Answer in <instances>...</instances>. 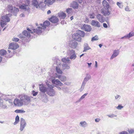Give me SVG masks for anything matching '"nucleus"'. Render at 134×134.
Masks as SVG:
<instances>
[{
	"instance_id": "nucleus-1",
	"label": "nucleus",
	"mask_w": 134,
	"mask_h": 134,
	"mask_svg": "<svg viewBox=\"0 0 134 134\" xmlns=\"http://www.w3.org/2000/svg\"><path fill=\"white\" fill-rule=\"evenodd\" d=\"M19 99L16 98L14 100V104L15 106L21 107L23 104L28 105L30 102L31 97L25 94H21L18 96Z\"/></svg>"
},
{
	"instance_id": "nucleus-2",
	"label": "nucleus",
	"mask_w": 134,
	"mask_h": 134,
	"mask_svg": "<svg viewBox=\"0 0 134 134\" xmlns=\"http://www.w3.org/2000/svg\"><path fill=\"white\" fill-rule=\"evenodd\" d=\"M50 25V23L47 20H46L44 22L43 24H40V26L37 27V28L34 29L33 31L35 32H36V33L38 34H41L42 32V29H44L46 28V27Z\"/></svg>"
},
{
	"instance_id": "nucleus-3",
	"label": "nucleus",
	"mask_w": 134,
	"mask_h": 134,
	"mask_svg": "<svg viewBox=\"0 0 134 134\" xmlns=\"http://www.w3.org/2000/svg\"><path fill=\"white\" fill-rule=\"evenodd\" d=\"M34 29H32V30H30L29 28L27 29V30H25L23 31L22 33L24 36L22 34H20L19 36V37L20 38L24 39L26 37L29 38L31 36L30 34H32L33 32L36 33L33 31V30Z\"/></svg>"
},
{
	"instance_id": "nucleus-4",
	"label": "nucleus",
	"mask_w": 134,
	"mask_h": 134,
	"mask_svg": "<svg viewBox=\"0 0 134 134\" xmlns=\"http://www.w3.org/2000/svg\"><path fill=\"white\" fill-rule=\"evenodd\" d=\"M11 16L10 14L3 16L2 17L0 21V24L2 27H4L7 24L6 23L10 21V19L9 17Z\"/></svg>"
},
{
	"instance_id": "nucleus-5",
	"label": "nucleus",
	"mask_w": 134,
	"mask_h": 134,
	"mask_svg": "<svg viewBox=\"0 0 134 134\" xmlns=\"http://www.w3.org/2000/svg\"><path fill=\"white\" fill-rule=\"evenodd\" d=\"M18 47V45L15 42L11 43L10 44L8 49H11L12 50H10L8 49V52L9 53H10V54L11 55V56L9 57H11V56H12L13 54L14 53V52L13 53L12 52V51H13V50L16 49Z\"/></svg>"
},
{
	"instance_id": "nucleus-6",
	"label": "nucleus",
	"mask_w": 134,
	"mask_h": 134,
	"mask_svg": "<svg viewBox=\"0 0 134 134\" xmlns=\"http://www.w3.org/2000/svg\"><path fill=\"white\" fill-rule=\"evenodd\" d=\"M48 87L46 91L47 93L50 96H53L55 94V92L54 90L53 89V87L51 85L47 83V84Z\"/></svg>"
},
{
	"instance_id": "nucleus-7",
	"label": "nucleus",
	"mask_w": 134,
	"mask_h": 134,
	"mask_svg": "<svg viewBox=\"0 0 134 134\" xmlns=\"http://www.w3.org/2000/svg\"><path fill=\"white\" fill-rule=\"evenodd\" d=\"M91 78V76L88 74L86 75V76L84 79L83 81L80 88V92L82 91L84 89L85 85L87 82Z\"/></svg>"
},
{
	"instance_id": "nucleus-8",
	"label": "nucleus",
	"mask_w": 134,
	"mask_h": 134,
	"mask_svg": "<svg viewBox=\"0 0 134 134\" xmlns=\"http://www.w3.org/2000/svg\"><path fill=\"white\" fill-rule=\"evenodd\" d=\"M67 54L69 56V58L71 60H74L76 58V55L74 50L72 49L69 50L68 51Z\"/></svg>"
},
{
	"instance_id": "nucleus-9",
	"label": "nucleus",
	"mask_w": 134,
	"mask_h": 134,
	"mask_svg": "<svg viewBox=\"0 0 134 134\" xmlns=\"http://www.w3.org/2000/svg\"><path fill=\"white\" fill-rule=\"evenodd\" d=\"M11 97L12 96L10 95L3 94L0 97V98L2 100L3 99L5 100V102L9 104V105H11L12 102L10 99Z\"/></svg>"
},
{
	"instance_id": "nucleus-10",
	"label": "nucleus",
	"mask_w": 134,
	"mask_h": 134,
	"mask_svg": "<svg viewBox=\"0 0 134 134\" xmlns=\"http://www.w3.org/2000/svg\"><path fill=\"white\" fill-rule=\"evenodd\" d=\"M8 11L16 15L17 13L19 11L18 8L15 7H13L12 5H9L8 7Z\"/></svg>"
},
{
	"instance_id": "nucleus-11",
	"label": "nucleus",
	"mask_w": 134,
	"mask_h": 134,
	"mask_svg": "<svg viewBox=\"0 0 134 134\" xmlns=\"http://www.w3.org/2000/svg\"><path fill=\"white\" fill-rule=\"evenodd\" d=\"M39 98L42 102L47 103L48 101V99L47 96L45 93H40V96Z\"/></svg>"
},
{
	"instance_id": "nucleus-12",
	"label": "nucleus",
	"mask_w": 134,
	"mask_h": 134,
	"mask_svg": "<svg viewBox=\"0 0 134 134\" xmlns=\"http://www.w3.org/2000/svg\"><path fill=\"white\" fill-rule=\"evenodd\" d=\"M52 83L56 85H59L60 86H62L63 84L62 82L58 79H54V77H51V79Z\"/></svg>"
},
{
	"instance_id": "nucleus-13",
	"label": "nucleus",
	"mask_w": 134,
	"mask_h": 134,
	"mask_svg": "<svg viewBox=\"0 0 134 134\" xmlns=\"http://www.w3.org/2000/svg\"><path fill=\"white\" fill-rule=\"evenodd\" d=\"M101 13L105 16H108L109 15L110 12L109 11V9L103 8L101 10Z\"/></svg>"
},
{
	"instance_id": "nucleus-14",
	"label": "nucleus",
	"mask_w": 134,
	"mask_h": 134,
	"mask_svg": "<svg viewBox=\"0 0 134 134\" xmlns=\"http://www.w3.org/2000/svg\"><path fill=\"white\" fill-rule=\"evenodd\" d=\"M82 29L85 31L90 32L91 31L92 28L90 25L84 24L82 27Z\"/></svg>"
},
{
	"instance_id": "nucleus-15",
	"label": "nucleus",
	"mask_w": 134,
	"mask_h": 134,
	"mask_svg": "<svg viewBox=\"0 0 134 134\" xmlns=\"http://www.w3.org/2000/svg\"><path fill=\"white\" fill-rule=\"evenodd\" d=\"M39 88L40 91L41 92V93H45L46 92L47 88L43 84L39 85Z\"/></svg>"
},
{
	"instance_id": "nucleus-16",
	"label": "nucleus",
	"mask_w": 134,
	"mask_h": 134,
	"mask_svg": "<svg viewBox=\"0 0 134 134\" xmlns=\"http://www.w3.org/2000/svg\"><path fill=\"white\" fill-rule=\"evenodd\" d=\"M55 76L62 82H65L66 80V77L64 75H60L56 74Z\"/></svg>"
},
{
	"instance_id": "nucleus-17",
	"label": "nucleus",
	"mask_w": 134,
	"mask_h": 134,
	"mask_svg": "<svg viewBox=\"0 0 134 134\" xmlns=\"http://www.w3.org/2000/svg\"><path fill=\"white\" fill-rule=\"evenodd\" d=\"M72 38L74 40L79 42H81V38L79 34L77 33L74 34L72 35Z\"/></svg>"
},
{
	"instance_id": "nucleus-18",
	"label": "nucleus",
	"mask_w": 134,
	"mask_h": 134,
	"mask_svg": "<svg viewBox=\"0 0 134 134\" xmlns=\"http://www.w3.org/2000/svg\"><path fill=\"white\" fill-rule=\"evenodd\" d=\"M91 24L92 25L97 27H99L101 26L99 22L94 20H92Z\"/></svg>"
},
{
	"instance_id": "nucleus-19",
	"label": "nucleus",
	"mask_w": 134,
	"mask_h": 134,
	"mask_svg": "<svg viewBox=\"0 0 134 134\" xmlns=\"http://www.w3.org/2000/svg\"><path fill=\"white\" fill-rule=\"evenodd\" d=\"M77 45V42L74 40L71 41L69 43L70 47L73 48H75L76 47Z\"/></svg>"
},
{
	"instance_id": "nucleus-20",
	"label": "nucleus",
	"mask_w": 134,
	"mask_h": 134,
	"mask_svg": "<svg viewBox=\"0 0 134 134\" xmlns=\"http://www.w3.org/2000/svg\"><path fill=\"white\" fill-rule=\"evenodd\" d=\"M19 7L20 9L24 10L25 11H29V6H28V5H26L25 4H23L20 5Z\"/></svg>"
},
{
	"instance_id": "nucleus-21",
	"label": "nucleus",
	"mask_w": 134,
	"mask_h": 134,
	"mask_svg": "<svg viewBox=\"0 0 134 134\" xmlns=\"http://www.w3.org/2000/svg\"><path fill=\"white\" fill-rule=\"evenodd\" d=\"M119 50H114L113 52V54L110 58V59L111 60L117 56L119 54Z\"/></svg>"
},
{
	"instance_id": "nucleus-22",
	"label": "nucleus",
	"mask_w": 134,
	"mask_h": 134,
	"mask_svg": "<svg viewBox=\"0 0 134 134\" xmlns=\"http://www.w3.org/2000/svg\"><path fill=\"white\" fill-rule=\"evenodd\" d=\"M96 17L98 20L101 23L104 22V18L103 16L100 14H98L96 16Z\"/></svg>"
},
{
	"instance_id": "nucleus-23",
	"label": "nucleus",
	"mask_w": 134,
	"mask_h": 134,
	"mask_svg": "<svg viewBox=\"0 0 134 134\" xmlns=\"http://www.w3.org/2000/svg\"><path fill=\"white\" fill-rule=\"evenodd\" d=\"M102 4L103 8H107V9H109V5L108 3L105 0H104L102 1Z\"/></svg>"
},
{
	"instance_id": "nucleus-24",
	"label": "nucleus",
	"mask_w": 134,
	"mask_h": 134,
	"mask_svg": "<svg viewBox=\"0 0 134 134\" xmlns=\"http://www.w3.org/2000/svg\"><path fill=\"white\" fill-rule=\"evenodd\" d=\"M72 7L74 9H77L79 8L80 7V6H79V4L75 1H73L72 3L71 4Z\"/></svg>"
},
{
	"instance_id": "nucleus-25",
	"label": "nucleus",
	"mask_w": 134,
	"mask_h": 134,
	"mask_svg": "<svg viewBox=\"0 0 134 134\" xmlns=\"http://www.w3.org/2000/svg\"><path fill=\"white\" fill-rule=\"evenodd\" d=\"M49 20L52 23H57L58 21V19L55 16L51 17Z\"/></svg>"
},
{
	"instance_id": "nucleus-26",
	"label": "nucleus",
	"mask_w": 134,
	"mask_h": 134,
	"mask_svg": "<svg viewBox=\"0 0 134 134\" xmlns=\"http://www.w3.org/2000/svg\"><path fill=\"white\" fill-rule=\"evenodd\" d=\"M32 5L34 7H35L36 8H38L39 7V4L36 0H34L32 2Z\"/></svg>"
},
{
	"instance_id": "nucleus-27",
	"label": "nucleus",
	"mask_w": 134,
	"mask_h": 134,
	"mask_svg": "<svg viewBox=\"0 0 134 134\" xmlns=\"http://www.w3.org/2000/svg\"><path fill=\"white\" fill-rule=\"evenodd\" d=\"M87 124L85 121L81 122L79 124V125L80 126L84 128L86 127L87 126Z\"/></svg>"
},
{
	"instance_id": "nucleus-28",
	"label": "nucleus",
	"mask_w": 134,
	"mask_h": 134,
	"mask_svg": "<svg viewBox=\"0 0 134 134\" xmlns=\"http://www.w3.org/2000/svg\"><path fill=\"white\" fill-rule=\"evenodd\" d=\"M54 64L57 65L58 66L60 65L61 61L57 58H55L54 59Z\"/></svg>"
},
{
	"instance_id": "nucleus-29",
	"label": "nucleus",
	"mask_w": 134,
	"mask_h": 134,
	"mask_svg": "<svg viewBox=\"0 0 134 134\" xmlns=\"http://www.w3.org/2000/svg\"><path fill=\"white\" fill-rule=\"evenodd\" d=\"M69 59L68 57H65L63 58L62 59V60L64 63H70V62Z\"/></svg>"
},
{
	"instance_id": "nucleus-30",
	"label": "nucleus",
	"mask_w": 134,
	"mask_h": 134,
	"mask_svg": "<svg viewBox=\"0 0 134 134\" xmlns=\"http://www.w3.org/2000/svg\"><path fill=\"white\" fill-rule=\"evenodd\" d=\"M58 16L61 18L64 19L66 17V14L63 12H60L58 13Z\"/></svg>"
},
{
	"instance_id": "nucleus-31",
	"label": "nucleus",
	"mask_w": 134,
	"mask_h": 134,
	"mask_svg": "<svg viewBox=\"0 0 134 134\" xmlns=\"http://www.w3.org/2000/svg\"><path fill=\"white\" fill-rule=\"evenodd\" d=\"M84 50L83 52H86L87 50L90 49V48L89 47L88 44L87 43H85L83 46Z\"/></svg>"
},
{
	"instance_id": "nucleus-32",
	"label": "nucleus",
	"mask_w": 134,
	"mask_h": 134,
	"mask_svg": "<svg viewBox=\"0 0 134 134\" xmlns=\"http://www.w3.org/2000/svg\"><path fill=\"white\" fill-rule=\"evenodd\" d=\"M46 6V3L45 2H40L39 3V8H45Z\"/></svg>"
},
{
	"instance_id": "nucleus-33",
	"label": "nucleus",
	"mask_w": 134,
	"mask_h": 134,
	"mask_svg": "<svg viewBox=\"0 0 134 134\" xmlns=\"http://www.w3.org/2000/svg\"><path fill=\"white\" fill-rule=\"evenodd\" d=\"M55 1V0H45L44 2L47 4L51 5Z\"/></svg>"
},
{
	"instance_id": "nucleus-34",
	"label": "nucleus",
	"mask_w": 134,
	"mask_h": 134,
	"mask_svg": "<svg viewBox=\"0 0 134 134\" xmlns=\"http://www.w3.org/2000/svg\"><path fill=\"white\" fill-rule=\"evenodd\" d=\"M22 126H26V123L25 121V120L23 118H21L20 119V125Z\"/></svg>"
},
{
	"instance_id": "nucleus-35",
	"label": "nucleus",
	"mask_w": 134,
	"mask_h": 134,
	"mask_svg": "<svg viewBox=\"0 0 134 134\" xmlns=\"http://www.w3.org/2000/svg\"><path fill=\"white\" fill-rule=\"evenodd\" d=\"M6 53L7 52L5 50L2 49L0 50V55L2 57L6 54Z\"/></svg>"
},
{
	"instance_id": "nucleus-36",
	"label": "nucleus",
	"mask_w": 134,
	"mask_h": 134,
	"mask_svg": "<svg viewBox=\"0 0 134 134\" xmlns=\"http://www.w3.org/2000/svg\"><path fill=\"white\" fill-rule=\"evenodd\" d=\"M127 39H129L130 37L134 36V32L133 31H131L129 34L126 35Z\"/></svg>"
},
{
	"instance_id": "nucleus-37",
	"label": "nucleus",
	"mask_w": 134,
	"mask_h": 134,
	"mask_svg": "<svg viewBox=\"0 0 134 134\" xmlns=\"http://www.w3.org/2000/svg\"><path fill=\"white\" fill-rule=\"evenodd\" d=\"M87 93H85L77 101V102L78 103L80 102L82 100L85 98L86 96H87Z\"/></svg>"
},
{
	"instance_id": "nucleus-38",
	"label": "nucleus",
	"mask_w": 134,
	"mask_h": 134,
	"mask_svg": "<svg viewBox=\"0 0 134 134\" xmlns=\"http://www.w3.org/2000/svg\"><path fill=\"white\" fill-rule=\"evenodd\" d=\"M59 66L56 67V71L57 72L58 74H62L63 73V71L59 68Z\"/></svg>"
},
{
	"instance_id": "nucleus-39",
	"label": "nucleus",
	"mask_w": 134,
	"mask_h": 134,
	"mask_svg": "<svg viewBox=\"0 0 134 134\" xmlns=\"http://www.w3.org/2000/svg\"><path fill=\"white\" fill-rule=\"evenodd\" d=\"M63 68V69H69L70 67L67 64H63L62 65Z\"/></svg>"
},
{
	"instance_id": "nucleus-40",
	"label": "nucleus",
	"mask_w": 134,
	"mask_h": 134,
	"mask_svg": "<svg viewBox=\"0 0 134 134\" xmlns=\"http://www.w3.org/2000/svg\"><path fill=\"white\" fill-rule=\"evenodd\" d=\"M117 5L121 9L123 7V5L122 2H118L117 3Z\"/></svg>"
},
{
	"instance_id": "nucleus-41",
	"label": "nucleus",
	"mask_w": 134,
	"mask_h": 134,
	"mask_svg": "<svg viewBox=\"0 0 134 134\" xmlns=\"http://www.w3.org/2000/svg\"><path fill=\"white\" fill-rule=\"evenodd\" d=\"M15 112L17 113H24L25 112V111L21 109H17L15 111Z\"/></svg>"
},
{
	"instance_id": "nucleus-42",
	"label": "nucleus",
	"mask_w": 134,
	"mask_h": 134,
	"mask_svg": "<svg viewBox=\"0 0 134 134\" xmlns=\"http://www.w3.org/2000/svg\"><path fill=\"white\" fill-rule=\"evenodd\" d=\"M79 35L80 36L82 37H84L85 36L84 32L82 31L81 30H79Z\"/></svg>"
},
{
	"instance_id": "nucleus-43",
	"label": "nucleus",
	"mask_w": 134,
	"mask_h": 134,
	"mask_svg": "<svg viewBox=\"0 0 134 134\" xmlns=\"http://www.w3.org/2000/svg\"><path fill=\"white\" fill-rule=\"evenodd\" d=\"M15 120V121L14 123V125L16 124L19 121V118L18 115L16 117Z\"/></svg>"
},
{
	"instance_id": "nucleus-44",
	"label": "nucleus",
	"mask_w": 134,
	"mask_h": 134,
	"mask_svg": "<svg viewBox=\"0 0 134 134\" xmlns=\"http://www.w3.org/2000/svg\"><path fill=\"white\" fill-rule=\"evenodd\" d=\"M98 40V38L97 36L96 35L95 36L93 37L91 39V41H95L97 40Z\"/></svg>"
},
{
	"instance_id": "nucleus-45",
	"label": "nucleus",
	"mask_w": 134,
	"mask_h": 134,
	"mask_svg": "<svg viewBox=\"0 0 134 134\" xmlns=\"http://www.w3.org/2000/svg\"><path fill=\"white\" fill-rule=\"evenodd\" d=\"M108 117L111 118H113L114 117H117V115H115L113 114H111L110 115H107Z\"/></svg>"
},
{
	"instance_id": "nucleus-46",
	"label": "nucleus",
	"mask_w": 134,
	"mask_h": 134,
	"mask_svg": "<svg viewBox=\"0 0 134 134\" xmlns=\"http://www.w3.org/2000/svg\"><path fill=\"white\" fill-rule=\"evenodd\" d=\"M89 16H90V18L91 19H93L94 18L95 16V14L94 13H90L89 14Z\"/></svg>"
},
{
	"instance_id": "nucleus-47",
	"label": "nucleus",
	"mask_w": 134,
	"mask_h": 134,
	"mask_svg": "<svg viewBox=\"0 0 134 134\" xmlns=\"http://www.w3.org/2000/svg\"><path fill=\"white\" fill-rule=\"evenodd\" d=\"M72 8H68L66 9V12L69 14H71L72 12Z\"/></svg>"
},
{
	"instance_id": "nucleus-48",
	"label": "nucleus",
	"mask_w": 134,
	"mask_h": 134,
	"mask_svg": "<svg viewBox=\"0 0 134 134\" xmlns=\"http://www.w3.org/2000/svg\"><path fill=\"white\" fill-rule=\"evenodd\" d=\"M123 108V107L121 104L119 105L118 106L116 107V108L118 110H121Z\"/></svg>"
},
{
	"instance_id": "nucleus-49",
	"label": "nucleus",
	"mask_w": 134,
	"mask_h": 134,
	"mask_svg": "<svg viewBox=\"0 0 134 134\" xmlns=\"http://www.w3.org/2000/svg\"><path fill=\"white\" fill-rule=\"evenodd\" d=\"M38 93L37 92H35V91L33 90L32 91V94L33 96H35L37 95Z\"/></svg>"
},
{
	"instance_id": "nucleus-50",
	"label": "nucleus",
	"mask_w": 134,
	"mask_h": 134,
	"mask_svg": "<svg viewBox=\"0 0 134 134\" xmlns=\"http://www.w3.org/2000/svg\"><path fill=\"white\" fill-rule=\"evenodd\" d=\"M62 90L64 92H66L68 90V89L67 87H63L62 88Z\"/></svg>"
},
{
	"instance_id": "nucleus-51",
	"label": "nucleus",
	"mask_w": 134,
	"mask_h": 134,
	"mask_svg": "<svg viewBox=\"0 0 134 134\" xmlns=\"http://www.w3.org/2000/svg\"><path fill=\"white\" fill-rule=\"evenodd\" d=\"M25 126H22V125H20V128L19 129L21 131H23Z\"/></svg>"
},
{
	"instance_id": "nucleus-52",
	"label": "nucleus",
	"mask_w": 134,
	"mask_h": 134,
	"mask_svg": "<svg viewBox=\"0 0 134 134\" xmlns=\"http://www.w3.org/2000/svg\"><path fill=\"white\" fill-rule=\"evenodd\" d=\"M121 97L120 95L116 94L115 96V99H120L121 98Z\"/></svg>"
},
{
	"instance_id": "nucleus-53",
	"label": "nucleus",
	"mask_w": 134,
	"mask_h": 134,
	"mask_svg": "<svg viewBox=\"0 0 134 134\" xmlns=\"http://www.w3.org/2000/svg\"><path fill=\"white\" fill-rule=\"evenodd\" d=\"M12 40L13 41L18 42L19 40V39L17 38H14L12 39Z\"/></svg>"
},
{
	"instance_id": "nucleus-54",
	"label": "nucleus",
	"mask_w": 134,
	"mask_h": 134,
	"mask_svg": "<svg viewBox=\"0 0 134 134\" xmlns=\"http://www.w3.org/2000/svg\"><path fill=\"white\" fill-rule=\"evenodd\" d=\"M125 10L126 11L129 12L130 11V10L129 9L128 6H127L125 8Z\"/></svg>"
},
{
	"instance_id": "nucleus-55",
	"label": "nucleus",
	"mask_w": 134,
	"mask_h": 134,
	"mask_svg": "<svg viewBox=\"0 0 134 134\" xmlns=\"http://www.w3.org/2000/svg\"><path fill=\"white\" fill-rule=\"evenodd\" d=\"M25 5L28 6L30 3V1L29 0H26L25 2Z\"/></svg>"
},
{
	"instance_id": "nucleus-56",
	"label": "nucleus",
	"mask_w": 134,
	"mask_h": 134,
	"mask_svg": "<svg viewBox=\"0 0 134 134\" xmlns=\"http://www.w3.org/2000/svg\"><path fill=\"white\" fill-rule=\"evenodd\" d=\"M100 119L99 118H97L95 120V121L96 122H98L100 121Z\"/></svg>"
},
{
	"instance_id": "nucleus-57",
	"label": "nucleus",
	"mask_w": 134,
	"mask_h": 134,
	"mask_svg": "<svg viewBox=\"0 0 134 134\" xmlns=\"http://www.w3.org/2000/svg\"><path fill=\"white\" fill-rule=\"evenodd\" d=\"M129 133H134V130L133 129H131L129 131Z\"/></svg>"
},
{
	"instance_id": "nucleus-58",
	"label": "nucleus",
	"mask_w": 134,
	"mask_h": 134,
	"mask_svg": "<svg viewBox=\"0 0 134 134\" xmlns=\"http://www.w3.org/2000/svg\"><path fill=\"white\" fill-rule=\"evenodd\" d=\"M64 84L67 86H69L71 84V82H66L64 83Z\"/></svg>"
},
{
	"instance_id": "nucleus-59",
	"label": "nucleus",
	"mask_w": 134,
	"mask_h": 134,
	"mask_svg": "<svg viewBox=\"0 0 134 134\" xmlns=\"http://www.w3.org/2000/svg\"><path fill=\"white\" fill-rule=\"evenodd\" d=\"M119 134H128L125 131H123L120 133Z\"/></svg>"
},
{
	"instance_id": "nucleus-60",
	"label": "nucleus",
	"mask_w": 134,
	"mask_h": 134,
	"mask_svg": "<svg viewBox=\"0 0 134 134\" xmlns=\"http://www.w3.org/2000/svg\"><path fill=\"white\" fill-rule=\"evenodd\" d=\"M103 26L105 28H107L108 27V26L107 24L106 23H104L103 24Z\"/></svg>"
},
{
	"instance_id": "nucleus-61",
	"label": "nucleus",
	"mask_w": 134,
	"mask_h": 134,
	"mask_svg": "<svg viewBox=\"0 0 134 134\" xmlns=\"http://www.w3.org/2000/svg\"><path fill=\"white\" fill-rule=\"evenodd\" d=\"M121 38V39H124L127 38L126 35H125L124 37H122Z\"/></svg>"
},
{
	"instance_id": "nucleus-62",
	"label": "nucleus",
	"mask_w": 134,
	"mask_h": 134,
	"mask_svg": "<svg viewBox=\"0 0 134 134\" xmlns=\"http://www.w3.org/2000/svg\"><path fill=\"white\" fill-rule=\"evenodd\" d=\"M3 58V57H2L0 55V63L2 61Z\"/></svg>"
},
{
	"instance_id": "nucleus-63",
	"label": "nucleus",
	"mask_w": 134,
	"mask_h": 134,
	"mask_svg": "<svg viewBox=\"0 0 134 134\" xmlns=\"http://www.w3.org/2000/svg\"><path fill=\"white\" fill-rule=\"evenodd\" d=\"M87 64H88V67L90 68L91 66V65L92 64L91 63H87Z\"/></svg>"
},
{
	"instance_id": "nucleus-64",
	"label": "nucleus",
	"mask_w": 134,
	"mask_h": 134,
	"mask_svg": "<svg viewBox=\"0 0 134 134\" xmlns=\"http://www.w3.org/2000/svg\"><path fill=\"white\" fill-rule=\"evenodd\" d=\"M76 1L80 3L82 2V0H76Z\"/></svg>"
}]
</instances>
